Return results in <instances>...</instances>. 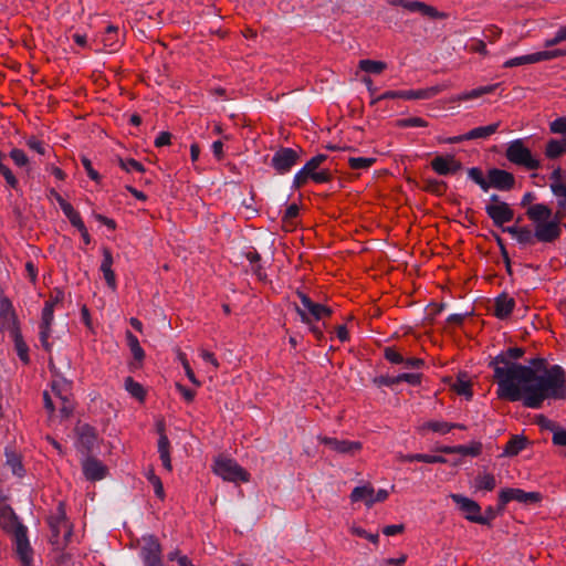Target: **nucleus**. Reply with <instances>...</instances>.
Instances as JSON below:
<instances>
[{"mask_svg": "<svg viewBox=\"0 0 566 566\" xmlns=\"http://www.w3.org/2000/svg\"><path fill=\"white\" fill-rule=\"evenodd\" d=\"M497 385L496 395L507 401H522L526 408L538 409L546 399L566 397V374L562 366L552 365L544 375L531 366L509 361L505 350L489 364Z\"/></svg>", "mask_w": 566, "mask_h": 566, "instance_id": "nucleus-1", "label": "nucleus"}, {"mask_svg": "<svg viewBox=\"0 0 566 566\" xmlns=\"http://www.w3.org/2000/svg\"><path fill=\"white\" fill-rule=\"evenodd\" d=\"M505 157L510 163L522 166L527 170H536L541 167V161L532 155L523 139L510 142L505 150Z\"/></svg>", "mask_w": 566, "mask_h": 566, "instance_id": "nucleus-2", "label": "nucleus"}, {"mask_svg": "<svg viewBox=\"0 0 566 566\" xmlns=\"http://www.w3.org/2000/svg\"><path fill=\"white\" fill-rule=\"evenodd\" d=\"M297 296L301 301V306H296L295 310L303 323L312 324L313 321H321L333 314V310L331 307L312 301L307 294L298 291Z\"/></svg>", "mask_w": 566, "mask_h": 566, "instance_id": "nucleus-3", "label": "nucleus"}, {"mask_svg": "<svg viewBox=\"0 0 566 566\" xmlns=\"http://www.w3.org/2000/svg\"><path fill=\"white\" fill-rule=\"evenodd\" d=\"M138 556L144 566H165L161 544L153 534L142 536Z\"/></svg>", "mask_w": 566, "mask_h": 566, "instance_id": "nucleus-4", "label": "nucleus"}, {"mask_svg": "<svg viewBox=\"0 0 566 566\" xmlns=\"http://www.w3.org/2000/svg\"><path fill=\"white\" fill-rule=\"evenodd\" d=\"M15 553L21 566H33V549L28 538V527L23 525L17 515L13 514Z\"/></svg>", "mask_w": 566, "mask_h": 566, "instance_id": "nucleus-5", "label": "nucleus"}, {"mask_svg": "<svg viewBox=\"0 0 566 566\" xmlns=\"http://www.w3.org/2000/svg\"><path fill=\"white\" fill-rule=\"evenodd\" d=\"M213 472L224 481L247 482L249 474L234 460L228 458H218L214 461Z\"/></svg>", "mask_w": 566, "mask_h": 566, "instance_id": "nucleus-6", "label": "nucleus"}, {"mask_svg": "<svg viewBox=\"0 0 566 566\" xmlns=\"http://www.w3.org/2000/svg\"><path fill=\"white\" fill-rule=\"evenodd\" d=\"M302 149L280 147L271 159V167L280 175H285L300 161Z\"/></svg>", "mask_w": 566, "mask_h": 566, "instance_id": "nucleus-7", "label": "nucleus"}, {"mask_svg": "<svg viewBox=\"0 0 566 566\" xmlns=\"http://www.w3.org/2000/svg\"><path fill=\"white\" fill-rule=\"evenodd\" d=\"M440 92V88L437 86L420 88V90H406V91H387L381 95L371 99L370 104L375 105L382 99H394V98H402V99H430L434 97Z\"/></svg>", "mask_w": 566, "mask_h": 566, "instance_id": "nucleus-8", "label": "nucleus"}, {"mask_svg": "<svg viewBox=\"0 0 566 566\" xmlns=\"http://www.w3.org/2000/svg\"><path fill=\"white\" fill-rule=\"evenodd\" d=\"M566 224L562 223L559 214H555L551 221L538 223L534 227L536 241L542 243H553L562 234V228Z\"/></svg>", "mask_w": 566, "mask_h": 566, "instance_id": "nucleus-9", "label": "nucleus"}, {"mask_svg": "<svg viewBox=\"0 0 566 566\" xmlns=\"http://www.w3.org/2000/svg\"><path fill=\"white\" fill-rule=\"evenodd\" d=\"M541 500L542 495L538 492H525L522 489H503L499 494V511H503L505 505L511 501L531 504L537 503Z\"/></svg>", "mask_w": 566, "mask_h": 566, "instance_id": "nucleus-10", "label": "nucleus"}, {"mask_svg": "<svg viewBox=\"0 0 566 566\" xmlns=\"http://www.w3.org/2000/svg\"><path fill=\"white\" fill-rule=\"evenodd\" d=\"M389 4L394 7H401L410 12H418L421 15L433 20L447 18V13L438 11L434 7L418 0H390Z\"/></svg>", "mask_w": 566, "mask_h": 566, "instance_id": "nucleus-11", "label": "nucleus"}, {"mask_svg": "<svg viewBox=\"0 0 566 566\" xmlns=\"http://www.w3.org/2000/svg\"><path fill=\"white\" fill-rule=\"evenodd\" d=\"M488 184L490 188L500 191H510L515 186V177L512 172L500 168H491L488 170Z\"/></svg>", "mask_w": 566, "mask_h": 566, "instance_id": "nucleus-12", "label": "nucleus"}, {"mask_svg": "<svg viewBox=\"0 0 566 566\" xmlns=\"http://www.w3.org/2000/svg\"><path fill=\"white\" fill-rule=\"evenodd\" d=\"M82 471L86 480L95 482L106 478L108 468L98 459L86 455L82 460Z\"/></svg>", "mask_w": 566, "mask_h": 566, "instance_id": "nucleus-13", "label": "nucleus"}, {"mask_svg": "<svg viewBox=\"0 0 566 566\" xmlns=\"http://www.w3.org/2000/svg\"><path fill=\"white\" fill-rule=\"evenodd\" d=\"M327 160V155L318 154L312 157L306 164L294 175L293 187L298 189L308 181V176L317 171L321 165Z\"/></svg>", "mask_w": 566, "mask_h": 566, "instance_id": "nucleus-14", "label": "nucleus"}, {"mask_svg": "<svg viewBox=\"0 0 566 566\" xmlns=\"http://www.w3.org/2000/svg\"><path fill=\"white\" fill-rule=\"evenodd\" d=\"M430 165L441 176L454 175L462 169V164L450 154L436 156Z\"/></svg>", "mask_w": 566, "mask_h": 566, "instance_id": "nucleus-15", "label": "nucleus"}, {"mask_svg": "<svg viewBox=\"0 0 566 566\" xmlns=\"http://www.w3.org/2000/svg\"><path fill=\"white\" fill-rule=\"evenodd\" d=\"M485 212L492 219L495 227H502L514 218V211L507 202H499L497 205H486Z\"/></svg>", "mask_w": 566, "mask_h": 566, "instance_id": "nucleus-16", "label": "nucleus"}, {"mask_svg": "<svg viewBox=\"0 0 566 566\" xmlns=\"http://www.w3.org/2000/svg\"><path fill=\"white\" fill-rule=\"evenodd\" d=\"M75 432L77 436V441L80 444V449L83 453L88 455L97 440V434L95 428L87 423L78 424L75 428Z\"/></svg>", "mask_w": 566, "mask_h": 566, "instance_id": "nucleus-17", "label": "nucleus"}, {"mask_svg": "<svg viewBox=\"0 0 566 566\" xmlns=\"http://www.w3.org/2000/svg\"><path fill=\"white\" fill-rule=\"evenodd\" d=\"M321 442L340 454H354L361 449V443L358 441L339 440L332 437H323Z\"/></svg>", "mask_w": 566, "mask_h": 566, "instance_id": "nucleus-18", "label": "nucleus"}, {"mask_svg": "<svg viewBox=\"0 0 566 566\" xmlns=\"http://www.w3.org/2000/svg\"><path fill=\"white\" fill-rule=\"evenodd\" d=\"M450 497L458 505L467 520L473 522V518L480 517L481 506L478 502L461 494H451Z\"/></svg>", "mask_w": 566, "mask_h": 566, "instance_id": "nucleus-19", "label": "nucleus"}, {"mask_svg": "<svg viewBox=\"0 0 566 566\" xmlns=\"http://www.w3.org/2000/svg\"><path fill=\"white\" fill-rule=\"evenodd\" d=\"M514 307V298L506 293H502L494 300L493 313L497 318L505 319L512 314Z\"/></svg>", "mask_w": 566, "mask_h": 566, "instance_id": "nucleus-20", "label": "nucleus"}, {"mask_svg": "<svg viewBox=\"0 0 566 566\" xmlns=\"http://www.w3.org/2000/svg\"><path fill=\"white\" fill-rule=\"evenodd\" d=\"M530 220L533 221L534 226L542 222L551 221L553 217V211L549 207L544 203H536L531 206L526 211Z\"/></svg>", "mask_w": 566, "mask_h": 566, "instance_id": "nucleus-21", "label": "nucleus"}, {"mask_svg": "<svg viewBox=\"0 0 566 566\" xmlns=\"http://www.w3.org/2000/svg\"><path fill=\"white\" fill-rule=\"evenodd\" d=\"M0 319L9 331L15 325V313L12 303L7 297H0Z\"/></svg>", "mask_w": 566, "mask_h": 566, "instance_id": "nucleus-22", "label": "nucleus"}, {"mask_svg": "<svg viewBox=\"0 0 566 566\" xmlns=\"http://www.w3.org/2000/svg\"><path fill=\"white\" fill-rule=\"evenodd\" d=\"M527 444H528V440L526 439V437H524L522 434H514L511 437V439L506 443L505 448L503 449L502 455L515 457L522 450H524Z\"/></svg>", "mask_w": 566, "mask_h": 566, "instance_id": "nucleus-23", "label": "nucleus"}, {"mask_svg": "<svg viewBox=\"0 0 566 566\" xmlns=\"http://www.w3.org/2000/svg\"><path fill=\"white\" fill-rule=\"evenodd\" d=\"M500 125L501 123L496 122L488 126L475 127L465 133V137L468 138V140L486 139L499 129Z\"/></svg>", "mask_w": 566, "mask_h": 566, "instance_id": "nucleus-24", "label": "nucleus"}, {"mask_svg": "<svg viewBox=\"0 0 566 566\" xmlns=\"http://www.w3.org/2000/svg\"><path fill=\"white\" fill-rule=\"evenodd\" d=\"M158 453L161 461L163 467L167 471H171V460H170V441L167 434H161L158 439Z\"/></svg>", "mask_w": 566, "mask_h": 566, "instance_id": "nucleus-25", "label": "nucleus"}, {"mask_svg": "<svg viewBox=\"0 0 566 566\" xmlns=\"http://www.w3.org/2000/svg\"><path fill=\"white\" fill-rule=\"evenodd\" d=\"M10 333H11V336L13 337L15 350H17V354H18L19 358L24 364H28L29 360H30V358H29V348H28V345L24 343L19 328L17 326H13L11 328Z\"/></svg>", "mask_w": 566, "mask_h": 566, "instance_id": "nucleus-26", "label": "nucleus"}, {"mask_svg": "<svg viewBox=\"0 0 566 566\" xmlns=\"http://www.w3.org/2000/svg\"><path fill=\"white\" fill-rule=\"evenodd\" d=\"M538 62H542L541 51L510 59L504 63V67H514L524 64H534Z\"/></svg>", "mask_w": 566, "mask_h": 566, "instance_id": "nucleus-27", "label": "nucleus"}, {"mask_svg": "<svg viewBox=\"0 0 566 566\" xmlns=\"http://www.w3.org/2000/svg\"><path fill=\"white\" fill-rule=\"evenodd\" d=\"M403 462H424V463H447V459L441 455H429L423 453L406 454L402 457Z\"/></svg>", "mask_w": 566, "mask_h": 566, "instance_id": "nucleus-28", "label": "nucleus"}, {"mask_svg": "<svg viewBox=\"0 0 566 566\" xmlns=\"http://www.w3.org/2000/svg\"><path fill=\"white\" fill-rule=\"evenodd\" d=\"M465 374H460L453 384V390L461 396H464L467 399L472 398L471 382L465 378Z\"/></svg>", "mask_w": 566, "mask_h": 566, "instance_id": "nucleus-29", "label": "nucleus"}, {"mask_svg": "<svg viewBox=\"0 0 566 566\" xmlns=\"http://www.w3.org/2000/svg\"><path fill=\"white\" fill-rule=\"evenodd\" d=\"M62 211L74 228L77 230H84V222L80 213L73 208L71 203L62 205Z\"/></svg>", "mask_w": 566, "mask_h": 566, "instance_id": "nucleus-30", "label": "nucleus"}, {"mask_svg": "<svg viewBox=\"0 0 566 566\" xmlns=\"http://www.w3.org/2000/svg\"><path fill=\"white\" fill-rule=\"evenodd\" d=\"M469 179L476 184L483 191H489L490 185L488 178L484 177L483 171L479 167H471L467 170Z\"/></svg>", "mask_w": 566, "mask_h": 566, "instance_id": "nucleus-31", "label": "nucleus"}, {"mask_svg": "<svg viewBox=\"0 0 566 566\" xmlns=\"http://www.w3.org/2000/svg\"><path fill=\"white\" fill-rule=\"evenodd\" d=\"M126 340L134 358L138 361H142L145 357V352L139 344L138 338L132 332L127 331Z\"/></svg>", "mask_w": 566, "mask_h": 566, "instance_id": "nucleus-32", "label": "nucleus"}, {"mask_svg": "<svg viewBox=\"0 0 566 566\" xmlns=\"http://www.w3.org/2000/svg\"><path fill=\"white\" fill-rule=\"evenodd\" d=\"M474 484L476 489L485 490V491H493L496 486V481L494 475L490 473H483L479 474L475 480Z\"/></svg>", "mask_w": 566, "mask_h": 566, "instance_id": "nucleus-33", "label": "nucleus"}, {"mask_svg": "<svg viewBox=\"0 0 566 566\" xmlns=\"http://www.w3.org/2000/svg\"><path fill=\"white\" fill-rule=\"evenodd\" d=\"M482 443L479 441H473L468 446L459 444L455 446V453H459L461 455H470V457H478L482 452Z\"/></svg>", "mask_w": 566, "mask_h": 566, "instance_id": "nucleus-34", "label": "nucleus"}, {"mask_svg": "<svg viewBox=\"0 0 566 566\" xmlns=\"http://www.w3.org/2000/svg\"><path fill=\"white\" fill-rule=\"evenodd\" d=\"M374 489L369 485L356 486L350 494V499L353 502L367 501L373 499Z\"/></svg>", "mask_w": 566, "mask_h": 566, "instance_id": "nucleus-35", "label": "nucleus"}, {"mask_svg": "<svg viewBox=\"0 0 566 566\" xmlns=\"http://www.w3.org/2000/svg\"><path fill=\"white\" fill-rule=\"evenodd\" d=\"M359 69L366 73L379 74L386 69V63L374 60H360Z\"/></svg>", "mask_w": 566, "mask_h": 566, "instance_id": "nucleus-36", "label": "nucleus"}, {"mask_svg": "<svg viewBox=\"0 0 566 566\" xmlns=\"http://www.w3.org/2000/svg\"><path fill=\"white\" fill-rule=\"evenodd\" d=\"M125 389L135 398L143 400L145 397V390L143 386L135 381L132 377L125 379Z\"/></svg>", "mask_w": 566, "mask_h": 566, "instance_id": "nucleus-37", "label": "nucleus"}, {"mask_svg": "<svg viewBox=\"0 0 566 566\" xmlns=\"http://www.w3.org/2000/svg\"><path fill=\"white\" fill-rule=\"evenodd\" d=\"M424 428L432 430L433 432L446 434L450 432L452 429H454V424L452 422L447 421H428L424 424Z\"/></svg>", "mask_w": 566, "mask_h": 566, "instance_id": "nucleus-38", "label": "nucleus"}, {"mask_svg": "<svg viewBox=\"0 0 566 566\" xmlns=\"http://www.w3.org/2000/svg\"><path fill=\"white\" fill-rule=\"evenodd\" d=\"M118 164L122 169H124L127 172L132 171H138V172H145V167L139 161L133 159V158H118Z\"/></svg>", "mask_w": 566, "mask_h": 566, "instance_id": "nucleus-39", "label": "nucleus"}, {"mask_svg": "<svg viewBox=\"0 0 566 566\" xmlns=\"http://www.w3.org/2000/svg\"><path fill=\"white\" fill-rule=\"evenodd\" d=\"M424 189L429 192L441 196L447 190V184L442 180L426 179Z\"/></svg>", "mask_w": 566, "mask_h": 566, "instance_id": "nucleus-40", "label": "nucleus"}, {"mask_svg": "<svg viewBox=\"0 0 566 566\" xmlns=\"http://www.w3.org/2000/svg\"><path fill=\"white\" fill-rule=\"evenodd\" d=\"M516 241L522 245L534 244L536 241L535 230L532 231L528 227H521Z\"/></svg>", "mask_w": 566, "mask_h": 566, "instance_id": "nucleus-41", "label": "nucleus"}, {"mask_svg": "<svg viewBox=\"0 0 566 566\" xmlns=\"http://www.w3.org/2000/svg\"><path fill=\"white\" fill-rule=\"evenodd\" d=\"M545 155L549 159L558 158L563 155V149L560 147V139H551L546 144Z\"/></svg>", "mask_w": 566, "mask_h": 566, "instance_id": "nucleus-42", "label": "nucleus"}, {"mask_svg": "<svg viewBox=\"0 0 566 566\" xmlns=\"http://www.w3.org/2000/svg\"><path fill=\"white\" fill-rule=\"evenodd\" d=\"M54 319V307L53 302H45V305L42 310V317L40 326H44V328L51 327Z\"/></svg>", "mask_w": 566, "mask_h": 566, "instance_id": "nucleus-43", "label": "nucleus"}, {"mask_svg": "<svg viewBox=\"0 0 566 566\" xmlns=\"http://www.w3.org/2000/svg\"><path fill=\"white\" fill-rule=\"evenodd\" d=\"M422 375L418 373H402L395 376L396 385L406 381L411 386H418L421 382Z\"/></svg>", "mask_w": 566, "mask_h": 566, "instance_id": "nucleus-44", "label": "nucleus"}, {"mask_svg": "<svg viewBox=\"0 0 566 566\" xmlns=\"http://www.w3.org/2000/svg\"><path fill=\"white\" fill-rule=\"evenodd\" d=\"M501 512L502 511H499V507L494 509L493 506H488L485 510V514H480V517L473 518V523H478L481 525H490L491 522L496 517L497 513Z\"/></svg>", "mask_w": 566, "mask_h": 566, "instance_id": "nucleus-45", "label": "nucleus"}, {"mask_svg": "<svg viewBox=\"0 0 566 566\" xmlns=\"http://www.w3.org/2000/svg\"><path fill=\"white\" fill-rule=\"evenodd\" d=\"M348 163L352 169L359 170L369 168L375 163V159L367 157H350Z\"/></svg>", "mask_w": 566, "mask_h": 566, "instance_id": "nucleus-46", "label": "nucleus"}, {"mask_svg": "<svg viewBox=\"0 0 566 566\" xmlns=\"http://www.w3.org/2000/svg\"><path fill=\"white\" fill-rule=\"evenodd\" d=\"M551 190L556 197L563 198V200H558V206L564 209L566 207V185L562 182H552Z\"/></svg>", "mask_w": 566, "mask_h": 566, "instance_id": "nucleus-47", "label": "nucleus"}, {"mask_svg": "<svg viewBox=\"0 0 566 566\" xmlns=\"http://www.w3.org/2000/svg\"><path fill=\"white\" fill-rule=\"evenodd\" d=\"M549 130L553 134L563 135L566 137V116L557 117L549 123Z\"/></svg>", "mask_w": 566, "mask_h": 566, "instance_id": "nucleus-48", "label": "nucleus"}, {"mask_svg": "<svg viewBox=\"0 0 566 566\" xmlns=\"http://www.w3.org/2000/svg\"><path fill=\"white\" fill-rule=\"evenodd\" d=\"M70 384L69 381L66 380L65 377H63V375H60V377H56L52 380V384H51V388L52 390L55 392V395H57L60 398L64 399L63 397V390L69 387Z\"/></svg>", "mask_w": 566, "mask_h": 566, "instance_id": "nucleus-49", "label": "nucleus"}, {"mask_svg": "<svg viewBox=\"0 0 566 566\" xmlns=\"http://www.w3.org/2000/svg\"><path fill=\"white\" fill-rule=\"evenodd\" d=\"M399 127H426L428 123L421 117H409L398 120Z\"/></svg>", "mask_w": 566, "mask_h": 566, "instance_id": "nucleus-50", "label": "nucleus"}, {"mask_svg": "<svg viewBox=\"0 0 566 566\" xmlns=\"http://www.w3.org/2000/svg\"><path fill=\"white\" fill-rule=\"evenodd\" d=\"M310 179L316 184H325L331 181L332 172L328 169H321L308 176V180Z\"/></svg>", "mask_w": 566, "mask_h": 566, "instance_id": "nucleus-51", "label": "nucleus"}, {"mask_svg": "<svg viewBox=\"0 0 566 566\" xmlns=\"http://www.w3.org/2000/svg\"><path fill=\"white\" fill-rule=\"evenodd\" d=\"M384 356L391 364H402V361H405L402 355L398 353L394 347H386L384 349Z\"/></svg>", "mask_w": 566, "mask_h": 566, "instance_id": "nucleus-52", "label": "nucleus"}, {"mask_svg": "<svg viewBox=\"0 0 566 566\" xmlns=\"http://www.w3.org/2000/svg\"><path fill=\"white\" fill-rule=\"evenodd\" d=\"M61 516L56 517L55 521H52L50 523L51 525V531H52V535H51V543L53 545H60V532H61V528H63L61 522Z\"/></svg>", "mask_w": 566, "mask_h": 566, "instance_id": "nucleus-53", "label": "nucleus"}, {"mask_svg": "<svg viewBox=\"0 0 566 566\" xmlns=\"http://www.w3.org/2000/svg\"><path fill=\"white\" fill-rule=\"evenodd\" d=\"M10 157L14 164L19 167H23L28 164L29 159L22 149L13 148L10 151Z\"/></svg>", "mask_w": 566, "mask_h": 566, "instance_id": "nucleus-54", "label": "nucleus"}, {"mask_svg": "<svg viewBox=\"0 0 566 566\" xmlns=\"http://www.w3.org/2000/svg\"><path fill=\"white\" fill-rule=\"evenodd\" d=\"M148 480L154 488L156 496L159 497L160 500H164L165 491L160 478L155 474H150Z\"/></svg>", "mask_w": 566, "mask_h": 566, "instance_id": "nucleus-55", "label": "nucleus"}, {"mask_svg": "<svg viewBox=\"0 0 566 566\" xmlns=\"http://www.w3.org/2000/svg\"><path fill=\"white\" fill-rule=\"evenodd\" d=\"M565 55H566V49L565 50L564 49H555V50L541 51L542 62L554 60V59L565 56Z\"/></svg>", "mask_w": 566, "mask_h": 566, "instance_id": "nucleus-56", "label": "nucleus"}, {"mask_svg": "<svg viewBox=\"0 0 566 566\" xmlns=\"http://www.w3.org/2000/svg\"><path fill=\"white\" fill-rule=\"evenodd\" d=\"M81 161L83 167L85 168L87 176L92 180L97 181L99 179V174L93 168L92 161L85 156L82 157Z\"/></svg>", "mask_w": 566, "mask_h": 566, "instance_id": "nucleus-57", "label": "nucleus"}, {"mask_svg": "<svg viewBox=\"0 0 566 566\" xmlns=\"http://www.w3.org/2000/svg\"><path fill=\"white\" fill-rule=\"evenodd\" d=\"M50 334H51V327L44 328V326H40L39 338H40L41 345L48 352L51 350V344L49 343Z\"/></svg>", "mask_w": 566, "mask_h": 566, "instance_id": "nucleus-58", "label": "nucleus"}, {"mask_svg": "<svg viewBox=\"0 0 566 566\" xmlns=\"http://www.w3.org/2000/svg\"><path fill=\"white\" fill-rule=\"evenodd\" d=\"M374 382L377 387H390L392 388L396 385L395 376H378L374 379Z\"/></svg>", "mask_w": 566, "mask_h": 566, "instance_id": "nucleus-59", "label": "nucleus"}, {"mask_svg": "<svg viewBox=\"0 0 566 566\" xmlns=\"http://www.w3.org/2000/svg\"><path fill=\"white\" fill-rule=\"evenodd\" d=\"M7 463L11 467L12 472L15 475H22V471H23L22 464L14 454H10V455L8 454Z\"/></svg>", "mask_w": 566, "mask_h": 566, "instance_id": "nucleus-60", "label": "nucleus"}, {"mask_svg": "<svg viewBox=\"0 0 566 566\" xmlns=\"http://www.w3.org/2000/svg\"><path fill=\"white\" fill-rule=\"evenodd\" d=\"M27 145L34 151L40 155H44L48 150V147L39 139L32 137L28 140Z\"/></svg>", "mask_w": 566, "mask_h": 566, "instance_id": "nucleus-61", "label": "nucleus"}, {"mask_svg": "<svg viewBox=\"0 0 566 566\" xmlns=\"http://www.w3.org/2000/svg\"><path fill=\"white\" fill-rule=\"evenodd\" d=\"M525 350L522 347H510L505 350L509 361L517 360L523 357Z\"/></svg>", "mask_w": 566, "mask_h": 566, "instance_id": "nucleus-62", "label": "nucleus"}, {"mask_svg": "<svg viewBox=\"0 0 566 566\" xmlns=\"http://www.w3.org/2000/svg\"><path fill=\"white\" fill-rule=\"evenodd\" d=\"M113 265V255L109 249H103V261L101 264V271L111 270Z\"/></svg>", "mask_w": 566, "mask_h": 566, "instance_id": "nucleus-63", "label": "nucleus"}, {"mask_svg": "<svg viewBox=\"0 0 566 566\" xmlns=\"http://www.w3.org/2000/svg\"><path fill=\"white\" fill-rule=\"evenodd\" d=\"M245 259L251 263L252 268L262 264V258L255 249H251L244 253Z\"/></svg>", "mask_w": 566, "mask_h": 566, "instance_id": "nucleus-64", "label": "nucleus"}]
</instances>
